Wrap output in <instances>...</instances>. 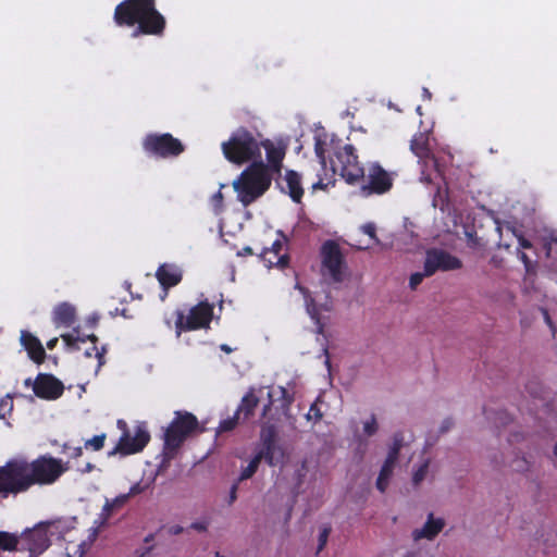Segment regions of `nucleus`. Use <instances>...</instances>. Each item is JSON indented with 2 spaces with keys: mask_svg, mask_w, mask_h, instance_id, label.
<instances>
[{
  "mask_svg": "<svg viewBox=\"0 0 557 557\" xmlns=\"http://www.w3.org/2000/svg\"><path fill=\"white\" fill-rule=\"evenodd\" d=\"M113 21L119 27L137 25L133 36H162L165 17L157 10L156 0H124L114 9Z\"/></svg>",
  "mask_w": 557,
  "mask_h": 557,
  "instance_id": "obj_1",
  "label": "nucleus"
},
{
  "mask_svg": "<svg viewBox=\"0 0 557 557\" xmlns=\"http://www.w3.org/2000/svg\"><path fill=\"white\" fill-rule=\"evenodd\" d=\"M273 180L274 176L263 168V160H257L233 182V188L242 205L248 207L270 189Z\"/></svg>",
  "mask_w": 557,
  "mask_h": 557,
  "instance_id": "obj_2",
  "label": "nucleus"
},
{
  "mask_svg": "<svg viewBox=\"0 0 557 557\" xmlns=\"http://www.w3.org/2000/svg\"><path fill=\"white\" fill-rule=\"evenodd\" d=\"M261 139L246 127H238L226 141H223L221 149L224 158L237 165L262 160Z\"/></svg>",
  "mask_w": 557,
  "mask_h": 557,
  "instance_id": "obj_3",
  "label": "nucleus"
},
{
  "mask_svg": "<svg viewBox=\"0 0 557 557\" xmlns=\"http://www.w3.org/2000/svg\"><path fill=\"white\" fill-rule=\"evenodd\" d=\"M32 485L34 480L29 462L15 459L0 468V494L3 496L24 492Z\"/></svg>",
  "mask_w": 557,
  "mask_h": 557,
  "instance_id": "obj_4",
  "label": "nucleus"
},
{
  "mask_svg": "<svg viewBox=\"0 0 557 557\" xmlns=\"http://www.w3.org/2000/svg\"><path fill=\"white\" fill-rule=\"evenodd\" d=\"M198 429L197 418L189 412H175V418L164 432L163 454L171 459L184 441Z\"/></svg>",
  "mask_w": 557,
  "mask_h": 557,
  "instance_id": "obj_5",
  "label": "nucleus"
},
{
  "mask_svg": "<svg viewBox=\"0 0 557 557\" xmlns=\"http://www.w3.org/2000/svg\"><path fill=\"white\" fill-rule=\"evenodd\" d=\"M332 170L338 173L348 184L356 185L364 180V169L358 161L352 145H345L337 149L331 159Z\"/></svg>",
  "mask_w": 557,
  "mask_h": 557,
  "instance_id": "obj_6",
  "label": "nucleus"
},
{
  "mask_svg": "<svg viewBox=\"0 0 557 557\" xmlns=\"http://www.w3.org/2000/svg\"><path fill=\"white\" fill-rule=\"evenodd\" d=\"M141 146L146 154L160 159L176 158L185 151L184 144L170 133H149L144 137Z\"/></svg>",
  "mask_w": 557,
  "mask_h": 557,
  "instance_id": "obj_7",
  "label": "nucleus"
},
{
  "mask_svg": "<svg viewBox=\"0 0 557 557\" xmlns=\"http://www.w3.org/2000/svg\"><path fill=\"white\" fill-rule=\"evenodd\" d=\"M62 531L63 528L61 520L41 522L33 530L24 532L21 540L26 544L30 556H33L45 552L50 545V536L59 534Z\"/></svg>",
  "mask_w": 557,
  "mask_h": 557,
  "instance_id": "obj_8",
  "label": "nucleus"
},
{
  "mask_svg": "<svg viewBox=\"0 0 557 557\" xmlns=\"http://www.w3.org/2000/svg\"><path fill=\"white\" fill-rule=\"evenodd\" d=\"M176 314V334L180 336L183 331L208 327L212 319L213 307L208 302H200L190 308L188 314H184L182 311H177Z\"/></svg>",
  "mask_w": 557,
  "mask_h": 557,
  "instance_id": "obj_9",
  "label": "nucleus"
},
{
  "mask_svg": "<svg viewBox=\"0 0 557 557\" xmlns=\"http://www.w3.org/2000/svg\"><path fill=\"white\" fill-rule=\"evenodd\" d=\"M363 181L366 183L361 185V191L364 195H384L393 188L394 176L379 162H372L368 165V173Z\"/></svg>",
  "mask_w": 557,
  "mask_h": 557,
  "instance_id": "obj_10",
  "label": "nucleus"
},
{
  "mask_svg": "<svg viewBox=\"0 0 557 557\" xmlns=\"http://www.w3.org/2000/svg\"><path fill=\"white\" fill-rule=\"evenodd\" d=\"M32 468V479L34 484H51L67 470L62 460L42 456L29 463Z\"/></svg>",
  "mask_w": 557,
  "mask_h": 557,
  "instance_id": "obj_11",
  "label": "nucleus"
},
{
  "mask_svg": "<svg viewBox=\"0 0 557 557\" xmlns=\"http://www.w3.org/2000/svg\"><path fill=\"white\" fill-rule=\"evenodd\" d=\"M322 275H329L335 283L344 278L346 263L338 246H323L322 251Z\"/></svg>",
  "mask_w": 557,
  "mask_h": 557,
  "instance_id": "obj_12",
  "label": "nucleus"
},
{
  "mask_svg": "<svg viewBox=\"0 0 557 557\" xmlns=\"http://www.w3.org/2000/svg\"><path fill=\"white\" fill-rule=\"evenodd\" d=\"M424 264L425 274H435L437 271L458 270L462 267L459 258L438 248H432L426 251Z\"/></svg>",
  "mask_w": 557,
  "mask_h": 557,
  "instance_id": "obj_13",
  "label": "nucleus"
},
{
  "mask_svg": "<svg viewBox=\"0 0 557 557\" xmlns=\"http://www.w3.org/2000/svg\"><path fill=\"white\" fill-rule=\"evenodd\" d=\"M276 188L287 195L295 203H301L305 190L301 184V175L295 170H286L284 175L275 176Z\"/></svg>",
  "mask_w": 557,
  "mask_h": 557,
  "instance_id": "obj_14",
  "label": "nucleus"
},
{
  "mask_svg": "<svg viewBox=\"0 0 557 557\" xmlns=\"http://www.w3.org/2000/svg\"><path fill=\"white\" fill-rule=\"evenodd\" d=\"M149 440L150 435L146 428L138 425L136 426L133 435L127 431L123 433L114 449V453H120L122 455L138 453L143 450V448L148 444Z\"/></svg>",
  "mask_w": 557,
  "mask_h": 557,
  "instance_id": "obj_15",
  "label": "nucleus"
},
{
  "mask_svg": "<svg viewBox=\"0 0 557 557\" xmlns=\"http://www.w3.org/2000/svg\"><path fill=\"white\" fill-rule=\"evenodd\" d=\"M261 149L265 150L267 163L263 162V168L270 174L281 176L283 170V161L286 154V149L283 146H276L270 139H261Z\"/></svg>",
  "mask_w": 557,
  "mask_h": 557,
  "instance_id": "obj_16",
  "label": "nucleus"
},
{
  "mask_svg": "<svg viewBox=\"0 0 557 557\" xmlns=\"http://www.w3.org/2000/svg\"><path fill=\"white\" fill-rule=\"evenodd\" d=\"M275 436L276 431L273 424L262 426L260 438L263 448L259 453L264 455L265 461L272 467L278 463L280 457L282 456L280 448L275 443Z\"/></svg>",
  "mask_w": 557,
  "mask_h": 557,
  "instance_id": "obj_17",
  "label": "nucleus"
},
{
  "mask_svg": "<svg viewBox=\"0 0 557 557\" xmlns=\"http://www.w3.org/2000/svg\"><path fill=\"white\" fill-rule=\"evenodd\" d=\"M33 389L38 397L55 399L62 395L63 385L52 375H39L34 383Z\"/></svg>",
  "mask_w": 557,
  "mask_h": 557,
  "instance_id": "obj_18",
  "label": "nucleus"
},
{
  "mask_svg": "<svg viewBox=\"0 0 557 557\" xmlns=\"http://www.w3.org/2000/svg\"><path fill=\"white\" fill-rule=\"evenodd\" d=\"M257 256L269 269L284 268L288 263V255L284 246L263 247Z\"/></svg>",
  "mask_w": 557,
  "mask_h": 557,
  "instance_id": "obj_19",
  "label": "nucleus"
},
{
  "mask_svg": "<svg viewBox=\"0 0 557 557\" xmlns=\"http://www.w3.org/2000/svg\"><path fill=\"white\" fill-rule=\"evenodd\" d=\"M445 527V521L442 518H434L431 512L428 515V519L422 528L414 529L411 533L413 541L420 540H433Z\"/></svg>",
  "mask_w": 557,
  "mask_h": 557,
  "instance_id": "obj_20",
  "label": "nucleus"
},
{
  "mask_svg": "<svg viewBox=\"0 0 557 557\" xmlns=\"http://www.w3.org/2000/svg\"><path fill=\"white\" fill-rule=\"evenodd\" d=\"M156 276L166 292L170 287L177 285L182 281L183 273L176 264L163 263L158 268Z\"/></svg>",
  "mask_w": 557,
  "mask_h": 557,
  "instance_id": "obj_21",
  "label": "nucleus"
},
{
  "mask_svg": "<svg viewBox=\"0 0 557 557\" xmlns=\"http://www.w3.org/2000/svg\"><path fill=\"white\" fill-rule=\"evenodd\" d=\"M263 393V388H255L251 387L249 391L245 394V396L242 398L240 404L238 405L236 409V414L242 418L243 421H246L249 419L253 412L257 406L260 403V395Z\"/></svg>",
  "mask_w": 557,
  "mask_h": 557,
  "instance_id": "obj_22",
  "label": "nucleus"
},
{
  "mask_svg": "<svg viewBox=\"0 0 557 557\" xmlns=\"http://www.w3.org/2000/svg\"><path fill=\"white\" fill-rule=\"evenodd\" d=\"M429 140L430 138L426 133H417L410 141V150L424 163H428L429 161L435 163Z\"/></svg>",
  "mask_w": 557,
  "mask_h": 557,
  "instance_id": "obj_23",
  "label": "nucleus"
},
{
  "mask_svg": "<svg viewBox=\"0 0 557 557\" xmlns=\"http://www.w3.org/2000/svg\"><path fill=\"white\" fill-rule=\"evenodd\" d=\"M21 342L28 351L29 357L37 363L42 362L46 352L41 343L28 332H22Z\"/></svg>",
  "mask_w": 557,
  "mask_h": 557,
  "instance_id": "obj_24",
  "label": "nucleus"
},
{
  "mask_svg": "<svg viewBox=\"0 0 557 557\" xmlns=\"http://www.w3.org/2000/svg\"><path fill=\"white\" fill-rule=\"evenodd\" d=\"M396 465V461L385 458L375 483L376 488L381 493H384L387 490Z\"/></svg>",
  "mask_w": 557,
  "mask_h": 557,
  "instance_id": "obj_25",
  "label": "nucleus"
},
{
  "mask_svg": "<svg viewBox=\"0 0 557 557\" xmlns=\"http://www.w3.org/2000/svg\"><path fill=\"white\" fill-rule=\"evenodd\" d=\"M54 321L60 324L71 325L75 319V308L67 304L62 302L54 309Z\"/></svg>",
  "mask_w": 557,
  "mask_h": 557,
  "instance_id": "obj_26",
  "label": "nucleus"
},
{
  "mask_svg": "<svg viewBox=\"0 0 557 557\" xmlns=\"http://www.w3.org/2000/svg\"><path fill=\"white\" fill-rule=\"evenodd\" d=\"M295 288L298 289L302 294V296L305 298V304H306L307 312L317 323V332L318 333H322L323 332V326L320 324V321H319V318H318V311H317V308H315V305H314V299L311 297V295L308 292V289L302 287L300 284L297 283L295 285Z\"/></svg>",
  "mask_w": 557,
  "mask_h": 557,
  "instance_id": "obj_27",
  "label": "nucleus"
},
{
  "mask_svg": "<svg viewBox=\"0 0 557 557\" xmlns=\"http://www.w3.org/2000/svg\"><path fill=\"white\" fill-rule=\"evenodd\" d=\"M128 499V495H120L115 498L109 500L107 499L106 504L102 507V511L100 513L101 523H104L109 517L112 515V512L116 509H120L123 507Z\"/></svg>",
  "mask_w": 557,
  "mask_h": 557,
  "instance_id": "obj_28",
  "label": "nucleus"
},
{
  "mask_svg": "<svg viewBox=\"0 0 557 557\" xmlns=\"http://www.w3.org/2000/svg\"><path fill=\"white\" fill-rule=\"evenodd\" d=\"M403 227L408 239L417 242L420 239L422 227L417 218H404Z\"/></svg>",
  "mask_w": 557,
  "mask_h": 557,
  "instance_id": "obj_29",
  "label": "nucleus"
},
{
  "mask_svg": "<svg viewBox=\"0 0 557 557\" xmlns=\"http://www.w3.org/2000/svg\"><path fill=\"white\" fill-rule=\"evenodd\" d=\"M431 466V459L426 458L419 465L413 467L411 483L414 487H419L421 483L426 479Z\"/></svg>",
  "mask_w": 557,
  "mask_h": 557,
  "instance_id": "obj_30",
  "label": "nucleus"
},
{
  "mask_svg": "<svg viewBox=\"0 0 557 557\" xmlns=\"http://www.w3.org/2000/svg\"><path fill=\"white\" fill-rule=\"evenodd\" d=\"M404 445H405L404 434L400 432L395 433L392 438V444L388 447L386 458L397 462L400 449L404 447Z\"/></svg>",
  "mask_w": 557,
  "mask_h": 557,
  "instance_id": "obj_31",
  "label": "nucleus"
},
{
  "mask_svg": "<svg viewBox=\"0 0 557 557\" xmlns=\"http://www.w3.org/2000/svg\"><path fill=\"white\" fill-rule=\"evenodd\" d=\"M432 205L434 208H438L441 211H445L448 206V190L447 187L437 186L436 191L432 199Z\"/></svg>",
  "mask_w": 557,
  "mask_h": 557,
  "instance_id": "obj_32",
  "label": "nucleus"
},
{
  "mask_svg": "<svg viewBox=\"0 0 557 557\" xmlns=\"http://www.w3.org/2000/svg\"><path fill=\"white\" fill-rule=\"evenodd\" d=\"M264 458V455L261 454V453H258L251 460L250 462L248 463V466L246 468L243 469L240 475H239V481H244V480H247L249 478H251L258 470V467L261 462V460Z\"/></svg>",
  "mask_w": 557,
  "mask_h": 557,
  "instance_id": "obj_33",
  "label": "nucleus"
},
{
  "mask_svg": "<svg viewBox=\"0 0 557 557\" xmlns=\"http://www.w3.org/2000/svg\"><path fill=\"white\" fill-rule=\"evenodd\" d=\"M18 536L9 532H0V549L13 550L18 544Z\"/></svg>",
  "mask_w": 557,
  "mask_h": 557,
  "instance_id": "obj_34",
  "label": "nucleus"
},
{
  "mask_svg": "<svg viewBox=\"0 0 557 557\" xmlns=\"http://www.w3.org/2000/svg\"><path fill=\"white\" fill-rule=\"evenodd\" d=\"M240 420L242 418L237 416L235 411L232 417L220 422L218 426V433L230 432L234 430Z\"/></svg>",
  "mask_w": 557,
  "mask_h": 557,
  "instance_id": "obj_35",
  "label": "nucleus"
},
{
  "mask_svg": "<svg viewBox=\"0 0 557 557\" xmlns=\"http://www.w3.org/2000/svg\"><path fill=\"white\" fill-rule=\"evenodd\" d=\"M363 435L371 437L379 431V423L374 414H371L369 419L362 423Z\"/></svg>",
  "mask_w": 557,
  "mask_h": 557,
  "instance_id": "obj_36",
  "label": "nucleus"
},
{
  "mask_svg": "<svg viewBox=\"0 0 557 557\" xmlns=\"http://www.w3.org/2000/svg\"><path fill=\"white\" fill-rule=\"evenodd\" d=\"M433 274H425V265L423 267V272L412 273L409 277V287L414 290L422 283L424 277L432 276Z\"/></svg>",
  "mask_w": 557,
  "mask_h": 557,
  "instance_id": "obj_37",
  "label": "nucleus"
},
{
  "mask_svg": "<svg viewBox=\"0 0 557 557\" xmlns=\"http://www.w3.org/2000/svg\"><path fill=\"white\" fill-rule=\"evenodd\" d=\"M106 434L95 435L92 438L86 441L85 447L91 448L97 451L100 450L104 445Z\"/></svg>",
  "mask_w": 557,
  "mask_h": 557,
  "instance_id": "obj_38",
  "label": "nucleus"
},
{
  "mask_svg": "<svg viewBox=\"0 0 557 557\" xmlns=\"http://www.w3.org/2000/svg\"><path fill=\"white\" fill-rule=\"evenodd\" d=\"M360 230L363 234H367L374 244H382L376 236V225L373 222L363 224Z\"/></svg>",
  "mask_w": 557,
  "mask_h": 557,
  "instance_id": "obj_39",
  "label": "nucleus"
},
{
  "mask_svg": "<svg viewBox=\"0 0 557 557\" xmlns=\"http://www.w3.org/2000/svg\"><path fill=\"white\" fill-rule=\"evenodd\" d=\"M63 342L66 344V346L71 349H79V347L77 346V343L78 342H85L84 338H79L78 336L74 335V334H63L61 335Z\"/></svg>",
  "mask_w": 557,
  "mask_h": 557,
  "instance_id": "obj_40",
  "label": "nucleus"
},
{
  "mask_svg": "<svg viewBox=\"0 0 557 557\" xmlns=\"http://www.w3.org/2000/svg\"><path fill=\"white\" fill-rule=\"evenodd\" d=\"M323 414L320 410V408L318 407V403H313L308 411V413L306 414V418L309 420V421H313V422H318L322 419Z\"/></svg>",
  "mask_w": 557,
  "mask_h": 557,
  "instance_id": "obj_41",
  "label": "nucleus"
},
{
  "mask_svg": "<svg viewBox=\"0 0 557 557\" xmlns=\"http://www.w3.org/2000/svg\"><path fill=\"white\" fill-rule=\"evenodd\" d=\"M209 525H210V520L205 518V519L194 521L190 524V529H193L199 533H205L208 531Z\"/></svg>",
  "mask_w": 557,
  "mask_h": 557,
  "instance_id": "obj_42",
  "label": "nucleus"
},
{
  "mask_svg": "<svg viewBox=\"0 0 557 557\" xmlns=\"http://www.w3.org/2000/svg\"><path fill=\"white\" fill-rule=\"evenodd\" d=\"M12 410V400L10 398H2L0 400V418L4 419L7 413Z\"/></svg>",
  "mask_w": 557,
  "mask_h": 557,
  "instance_id": "obj_43",
  "label": "nucleus"
},
{
  "mask_svg": "<svg viewBox=\"0 0 557 557\" xmlns=\"http://www.w3.org/2000/svg\"><path fill=\"white\" fill-rule=\"evenodd\" d=\"M544 244H557V230L545 231Z\"/></svg>",
  "mask_w": 557,
  "mask_h": 557,
  "instance_id": "obj_44",
  "label": "nucleus"
},
{
  "mask_svg": "<svg viewBox=\"0 0 557 557\" xmlns=\"http://www.w3.org/2000/svg\"><path fill=\"white\" fill-rule=\"evenodd\" d=\"M267 396H268V403L263 405L262 412H261V416L264 419L269 418V413L271 411V406L273 403L271 391H268Z\"/></svg>",
  "mask_w": 557,
  "mask_h": 557,
  "instance_id": "obj_45",
  "label": "nucleus"
},
{
  "mask_svg": "<svg viewBox=\"0 0 557 557\" xmlns=\"http://www.w3.org/2000/svg\"><path fill=\"white\" fill-rule=\"evenodd\" d=\"M516 463V470L518 472H525L530 469V462L524 457L518 458Z\"/></svg>",
  "mask_w": 557,
  "mask_h": 557,
  "instance_id": "obj_46",
  "label": "nucleus"
},
{
  "mask_svg": "<svg viewBox=\"0 0 557 557\" xmlns=\"http://www.w3.org/2000/svg\"><path fill=\"white\" fill-rule=\"evenodd\" d=\"M147 488H148L147 484L143 485L141 483H136L129 488V492L126 495H128V497L134 496V495L145 492Z\"/></svg>",
  "mask_w": 557,
  "mask_h": 557,
  "instance_id": "obj_47",
  "label": "nucleus"
},
{
  "mask_svg": "<svg viewBox=\"0 0 557 557\" xmlns=\"http://www.w3.org/2000/svg\"><path fill=\"white\" fill-rule=\"evenodd\" d=\"M314 150H315L317 157L320 160V163L322 164V166H324L325 165V154H324V149L322 148L321 143L315 144Z\"/></svg>",
  "mask_w": 557,
  "mask_h": 557,
  "instance_id": "obj_48",
  "label": "nucleus"
},
{
  "mask_svg": "<svg viewBox=\"0 0 557 557\" xmlns=\"http://www.w3.org/2000/svg\"><path fill=\"white\" fill-rule=\"evenodd\" d=\"M329 533H330V530L324 528L320 535H319V542H320V545H319V549H322L323 546L325 545L326 541H327V536H329Z\"/></svg>",
  "mask_w": 557,
  "mask_h": 557,
  "instance_id": "obj_49",
  "label": "nucleus"
},
{
  "mask_svg": "<svg viewBox=\"0 0 557 557\" xmlns=\"http://www.w3.org/2000/svg\"><path fill=\"white\" fill-rule=\"evenodd\" d=\"M257 253L258 252H255L250 246H245L243 249L236 251L238 257H247Z\"/></svg>",
  "mask_w": 557,
  "mask_h": 557,
  "instance_id": "obj_50",
  "label": "nucleus"
},
{
  "mask_svg": "<svg viewBox=\"0 0 557 557\" xmlns=\"http://www.w3.org/2000/svg\"><path fill=\"white\" fill-rule=\"evenodd\" d=\"M92 351H95V356L98 359V368H100L104 363V358H103L104 348H102L101 350H98L97 347H92Z\"/></svg>",
  "mask_w": 557,
  "mask_h": 557,
  "instance_id": "obj_51",
  "label": "nucleus"
},
{
  "mask_svg": "<svg viewBox=\"0 0 557 557\" xmlns=\"http://www.w3.org/2000/svg\"><path fill=\"white\" fill-rule=\"evenodd\" d=\"M519 253H520L521 260L523 261V263L527 268V271L529 272L532 267V260L529 258V256L525 252H519Z\"/></svg>",
  "mask_w": 557,
  "mask_h": 557,
  "instance_id": "obj_52",
  "label": "nucleus"
},
{
  "mask_svg": "<svg viewBox=\"0 0 557 557\" xmlns=\"http://www.w3.org/2000/svg\"><path fill=\"white\" fill-rule=\"evenodd\" d=\"M237 498V484H234L232 487H231V491H230V499H228V504H233Z\"/></svg>",
  "mask_w": 557,
  "mask_h": 557,
  "instance_id": "obj_53",
  "label": "nucleus"
},
{
  "mask_svg": "<svg viewBox=\"0 0 557 557\" xmlns=\"http://www.w3.org/2000/svg\"><path fill=\"white\" fill-rule=\"evenodd\" d=\"M184 531L183 527L176 524L169 528V533L171 535H178Z\"/></svg>",
  "mask_w": 557,
  "mask_h": 557,
  "instance_id": "obj_54",
  "label": "nucleus"
},
{
  "mask_svg": "<svg viewBox=\"0 0 557 557\" xmlns=\"http://www.w3.org/2000/svg\"><path fill=\"white\" fill-rule=\"evenodd\" d=\"M542 312H543L545 322L552 329V331L555 332L553 323H552V320H550V317L548 314V311L546 309H542Z\"/></svg>",
  "mask_w": 557,
  "mask_h": 557,
  "instance_id": "obj_55",
  "label": "nucleus"
},
{
  "mask_svg": "<svg viewBox=\"0 0 557 557\" xmlns=\"http://www.w3.org/2000/svg\"><path fill=\"white\" fill-rule=\"evenodd\" d=\"M322 354L323 356L325 357V360H324V364L326 366V368L330 370L331 368V361H330V356H329V350L326 347H324L322 349Z\"/></svg>",
  "mask_w": 557,
  "mask_h": 557,
  "instance_id": "obj_56",
  "label": "nucleus"
},
{
  "mask_svg": "<svg viewBox=\"0 0 557 557\" xmlns=\"http://www.w3.org/2000/svg\"><path fill=\"white\" fill-rule=\"evenodd\" d=\"M221 349L227 354L232 352V348L226 344L221 345Z\"/></svg>",
  "mask_w": 557,
  "mask_h": 557,
  "instance_id": "obj_57",
  "label": "nucleus"
},
{
  "mask_svg": "<svg viewBox=\"0 0 557 557\" xmlns=\"http://www.w3.org/2000/svg\"><path fill=\"white\" fill-rule=\"evenodd\" d=\"M540 247L545 252V256L548 257L550 246L543 245V246H540Z\"/></svg>",
  "mask_w": 557,
  "mask_h": 557,
  "instance_id": "obj_58",
  "label": "nucleus"
},
{
  "mask_svg": "<svg viewBox=\"0 0 557 557\" xmlns=\"http://www.w3.org/2000/svg\"><path fill=\"white\" fill-rule=\"evenodd\" d=\"M323 186H324V184L322 183V181H319L312 185V188L317 189V188H322Z\"/></svg>",
  "mask_w": 557,
  "mask_h": 557,
  "instance_id": "obj_59",
  "label": "nucleus"
},
{
  "mask_svg": "<svg viewBox=\"0 0 557 557\" xmlns=\"http://www.w3.org/2000/svg\"><path fill=\"white\" fill-rule=\"evenodd\" d=\"M421 180H422L423 182L428 183V184H429V183H431V181H432V180H431V177H430V175H424V173H422V177H421Z\"/></svg>",
  "mask_w": 557,
  "mask_h": 557,
  "instance_id": "obj_60",
  "label": "nucleus"
},
{
  "mask_svg": "<svg viewBox=\"0 0 557 557\" xmlns=\"http://www.w3.org/2000/svg\"><path fill=\"white\" fill-rule=\"evenodd\" d=\"M450 424H451L450 421H445L444 425L442 426V430L447 431L450 428Z\"/></svg>",
  "mask_w": 557,
  "mask_h": 557,
  "instance_id": "obj_61",
  "label": "nucleus"
},
{
  "mask_svg": "<svg viewBox=\"0 0 557 557\" xmlns=\"http://www.w3.org/2000/svg\"><path fill=\"white\" fill-rule=\"evenodd\" d=\"M553 456L557 460V442L553 446Z\"/></svg>",
  "mask_w": 557,
  "mask_h": 557,
  "instance_id": "obj_62",
  "label": "nucleus"
},
{
  "mask_svg": "<svg viewBox=\"0 0 557 557\" xmlns=\"http://www.w3.org/2000/svg\"><path fill=\"white\" fill-rule=\"evenodd\" d=\"M57 341H58L57 338H53V339L49 341L48 342V347L52 348L55 345Z\"/></svg>",
  "mask_w": 557,
  "mask_h": 557,
  "instance_id": "obj_63",
  "label": "nucleus"
},
{
  "mask_svg": "<svg viewBox=\"0 0 557 557\" xmlns=\"http://www.w3.org/2000/svg\"><path fill=\"white\" fill-rule=\"evenodd\" d=\"M92 469H94V465H91V463H87V465H86V468H85V470H84V472H89V471H91Z\"/></svg>",
  "mask_w": 557,
  "mask_h": 557,
  "instance_id": "obj_64",
  "label": "nucleus"
}]
</instances>
